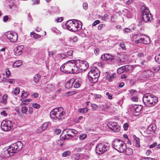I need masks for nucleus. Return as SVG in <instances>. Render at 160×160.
<instances>
[{
    "label": "nucleus",
    "mask_w": 160,
    "mask_h": 160,
    "mask_svg": "<svg viewBox=\"0 0 160 160\" xmlns=\"http://www.w3.org/2000/svg\"><path fill=\"white\" fill-rule=\"evenodd\" d=\"M22 146V143L20 141H18L3 148L2 154L6 157L13 156L15 153L21 149Z\"/></svg>",
    "instance_id": "f257e3e1"
},
{
    "label": "nucleus",
    "mask_w": 160,
    "mask_h": 160,
    "mask_svg": "<svg viewBox=\"0 0 160 160\" xmlns=\"http://www.w3.org/2000/svg\"><path fill=\"white\" fill-rule=\"evenodd\" d=\"M78 65L76 60L69 61L62 65L60 69L61 71L65 73H77Z\"/></svg>",
    "instance_id": "f03ea898"
},
{
    "label": "nucleus",
    "mask_w": 160,
    "mask_h": 160,
    "mask_svg": "<svg viewBox=\"0 0 160 160\" xmlns=\"http://www.w3.org/2000/svg\"><path fill=\"white\" fill-rule=\"evenodd\" d=\"M142 101L147 107H151L155 106L158 101V98L151 93L145 94L142 98Z\"/></svg>",
    "instance_id": "7ed1b4c3"
},
{
    "label": "nucleus",
    "mask_w": 160,
    "mask_h": 160,
    "mask_svg": "<svg viewBox=\"0 0 160 160\" xmlns=\"http://www.w3.org/2000/svg\"><path fill=\"white\" fill-rule=\"evenodd\" d=\"M66 28L68 30L73 32H76L80 30L82 27L81 22L78 20H69L66 23Z\"/></svg>",
    "instance_id": "20e7f679"
},
{
    "label": "nucleus",
    "mask_w": 160,
    "mask_h": 160,
    "mask_svg": "<svg viewBox=\"0 0 160 160\" xmlns=\"http://www.w3.org/2000/svg\"><path fill=\"white\" fill-rule=\"evenodd\" d=\"M50 116L54 119H58V121H62L65 118V112H63V109L61 107L53 109L50 113Z\"/></svg>",
    "instance_id": "39448f33"
},
{
    "label": "nucleus",
    "mask_w": 160,
    "mask_h": 160,
    "mask_svg": "<svg viewBox=\"0 0 160 160\" xmlns=\"http://www.w3.org/2000/svg\"><path fill=\"white\" fill-rule=\"evenodd\" d=\"M100 76V71L97 68H92L88 74V78L92 83H96L98 80Z\"/></svg>",
    "instance_id": "423d86ee"
},
{
    "label": "nucleus",
    "mask_w": 160,
    "mask_h": 160,
    "mask_svg": "<svg viewBox=\"0 0 160 160\" xmlns=\"http://www.w3.org/2000/svg\"><path fill=\"white\" fill-rule=\"evenodd\" d=\"M112 146L113 148L120 152H124L126 148L125 143L119 139H116L112 142Z\"/></svg>",
    "instance_id": "0eeeda50"
},
{
    "label": "nucleus",
    "mask_w": 160,
    "mask_h": 160,
    "mask_svg": "<svg viewBox=\"0 0 160 160\" xmlns=\"http://www.w3.org/2000/svg\"><path fill=\"white\" fill-rule=\"evenodd\" d=\"M76 63L78 65L77 73L85 70L89 67L88 63L85 61L78 60H76Z\"/></svg>",
    "instance_id": "6e6552de"
},
{
    "label": "nucleus",
    "mask_w": 160,
    "mask_h": 160,
    "mask_svg": "<svg viewBox=\"0 0 160 160\" xmlns=\"http://www.w3.org/2000/svg\"><path fill=\"white\" fill-rule=\"evenodd\" d=\"M108 148L103 143H98L96 147V152L98 154H101L106 152Z\"/></svg>",
    "instance_id": "1a4fd4ad"
},
{
    "label": "nucleus",
    "mask_w": 160,
    "mask_h": 160,
    "mask_svg": "<svg viewBox=\"0 0 160 160\" xmlns=\"http://www.w3.org/2000/svg\"><path fill=\"white\" fill-rule=\"evenodd\" d=\"M12 126L11 122L8 120L3 121L1 125L2 129L5 131L10 130Z\"/></svg>",
    "instance_id": "9d476101"
},
{
    "label": "nucleus",
    "mask_w": 160,
    "mask_h": 160,
    "mask_svg": "<svg viewBox=\"0 0 160 160\" xmlns=\"http://www.w3.org/2000/svg\"><path fill=\"white\" fill-rule=\"evenodd\" d=\"M107 125L108 128L115 132H118L120 130V127L116 122H110Z\"/></svg>",
    "instance_id": "9b49d317"
},
{
    "label": "nucleus",
    "mask_w": 160,
    "mask_h": 160,
    "mask_svg": "<svg viewBox=\"0 0 160 160\" xmlns=\"http://www.w3.org/2000/svg\"><path fill=\"white\" fill-rule=\"evenodd\" d=\"M142 36H140L139 38L140 39L138 42L137 44L139 43H143L146 44H149L150 43L151 41L150 38L147 35L142 34Z\"/></svg>",
    "instance_id": "f8f14e48"
},
{
    "label": "nucleus",
    "mask_w": 160,
    "mask_h": 160,
    "mask_svg": "<svg viewBox=\"0 0 160 160\" xmlns=\"http://www.w3.org/2000/svg\"><path fill=\"white\" fill-rule=\"evenodd\" d=\"M7 36V38L12 42H15L18 40L17 34L13 32H8Z\"/></svg>",
    "instance_id": "ddd939ff"
},
{
    "label": "nucleus",
    "mask_w": 160,
    "mask_h": 160,
    "mask_svg": "<svg viewBox=\"0 0 160 160\" xmlns=\"http://www.w3.org/2000/svg\"><path fill=\"white\" fill-rule=\"evenodd\" d=\"M142 108V106L141 105H134L131 108V109L134 112L135 116H138Z\"/></svg>",
    "instance_id": "4468645a"
},
{
    "label": "nucleus",
    "mask_w": 160,
    "mask_h": 160,
    "mask_svg": "<svg viewBox=\"0 0 160 160\" xmlns=\"http://www.w3.org/2000/svg\"><path fill=\"white\" fill-rule=\"evenodd\" d=\"M156 129V124L154 123H152L148 127L146 131V133L149 134L152 133V132H155Z\"/></svg>",
    "instance_id": "2eb2a0df"
},
{
    "label": "nucleus",
    "mask_w": 160,
    "mask_h": 160,
    "mask_svg": "<svg viewBox=\"0 0 160 160\" xmlns=\"http://www.w3.org/2000/svg\"><path fill=\"white\" fill-rule=\"evenodd\" d=\"M101 58L102 60L106 61H112L114 59V57L109 54L106 53L102 55Z\"/></svg>",
    "instance_id": "dca6fc26"
},
{
    "label": "nucleus",
    "mask_w": 160,
    "mask_h": 160,
    "mask_svg": "<svg viewBox=\"0 0 160 160\" xmlns=\"http://www.w3.org/2000/svg\"><path fill=\"white\" fill-rule=\"evenodd\" d=\"M141 17L142 20L145 22L151 21L152 19L151 13L148 14L147 15L141 16Z\"/></svg>",
    "instance_id": "f3484780"
},
{
    "label": "nucleus",
    "mask_w": 160,
    "mask_h": 160,
    "mask_svg": "<svg viewBox=\"0 0 160 160\" xmlns=\"http://www.w3.org/2000/svg\"><path fill=\"white\" fill-rule=\"evenodd\" d=\"M143 71L137 73L136 77L138 79L141 81L145 80L147 79Z\"/></svg>",
    "instance_id": "a211bd4d"
},
{
    "label": "nucleus",
    "mask_w": 160,
    "mask_h": 160,
    "mask_svg": "<svg viewBox=\"0 0 160 160\" xmlns=\"http://www.w3.org/2000/svg\"><path fill=\"white\" fill-rule=\"evenodd\" d=\"M142 36L143 35H142V34L140 33L133 35L132 37V40L133 41V42L136 44H137V42L140 39L139 38H140V36Z\"/></svg>",
    "instance_id": "6ab92c4d"
},
{
    "label": "nucleus",
    "mask_w": 160,
    "mask_h": 160,
    "mask_svg": "<svg viewBox=\"0 0 160 160\" xmlns=\"http://www.w3.org/2000/svg\"><path fill=\"white\" fill-rule=\"evenodd\" d=\"M146 79L152 77L154 76L153 72L150 70L143 71Z\"/></svg>",
    "instance_id": "aec40b11"
},
{
    "label": "nucleus",
    "mask_w": 160,
    "mask_h": 160,
    "mask_svg": "<svg viewBox=\"0 0 160 160\" xmlns=\"http://www.w3.org/2000/svg\"><path fill=\"white\" fill-rule=\"evenodd\" d=\"M141 9V16L147 15L148 14L151 13L147 8L144 6H142Z\"/></svg>",
    "instance_id": "412c9836"
},
{
    "label": "nucleus",
    "mask_w": 160,
    "mask_h": 160,
    "mask_svg": "<svg viewBox=\"0 0 160 160\" xmlns=\"http://www.w3.org/2000/svg\"><path fill=\"white\" fill-rule=\"evenodd\" d=\"M141 9V16L147 15L148 14L151 13L147 8L144 6H142Z\"/></svg>",
    "instance_id": "4be33fe9"
},
{
    "label": "nucleus",
    "mask_w": 160,
    "mask_h": 160,
    "mask_svg": "<svg viewBox=\"0 0 160 160\" xmlns=\"http://www.w3.org/2000/svg\"><path fill=\"white\" fill-rule=\"evenodd\" d=\"M75 79L74 78L70 79L65 84V87L68 89L72 88L73 83L74 82Z\"/></svg>",
    "instance_id": "5701e85b"
},
{
    "label": "nucleus",
    "mask_w": 160,
    "mask_h": 160,
    "mask_svg": "<svg viewBox=\"0 0 160 160\" xmlns=\"http://www.w3.org/2000/svg\"><path fill=\"white\" fill-rule=\"evenodd\" d=\"M48 125V123L47 122L44 123L41 126L38 128V130L37 131V132L38 133L39 132H41L46 129Z\"/></svg>",
    "instance_id": "b1692460"
},
{
    "label": "nucleus",
    "mask_w": 160,
    "mask_h": 160,
    "mask_svg": "<svg viewBox=\"0 0 160 160\" xmlns=\"http://www.w3.org/2000/svg\"><path fill=\"white\" fill-rule=\"evenodd\" d=\"M123 11L124 12L126 13V15H127L128 18L132 17L133 14V12L132 10L125 9Z\"/></svg>",
    "instance_id": "393cba45"
},
{
    "label": "nucleus",
    "mask_w": 160,
    "mask_h": 160,
    "mask_svg": "<svg viewBox=\"0 0 160 160\" xmlns=\"http://www.w3.org/2000/svg\"><path fill=\"white\" fill-rule=\"evenodd\" d=\"M124 152H126V154L127 155H131L133 152V150L132 149L130 148H127L126 145V148L124 149Z\"/></svg>",
    "instance_id": "a878e982"
},
{
    "label": "nucleus",
    "mask_w": 160,
    "mask_h": 160,
    "mask_svg": "<svg viewBox=\"0 0 160 160\" xmlns=\"http://www.w3.org/2000/svg\"><path fill=\"white\" fill-rule=\"evenodd\" d=\"M125 71L128 73L131 72L133 69V68L132 65H128L124 66Z\"/></svg>",
    "instance_id": "bb28decb"
},
{
    "label": "nucleus",
    "mask_w": 160,
    "mask_h": 160,
    "mask_svg": "<svg viewBox=\"0 0 160 160\" xmlns=\"http://www.w3.org/2000/svg\"><path fill=\"white\" fill-rule=\"evenodd\" d=\"M22 64V62L20 60H18L15 62L13 64L14 68H17L20 67Z\"/></svg>",
    "instance_id": "cd10ccee"
},
{
    "label": "nucleus",
    "mask_w": 160,
    "mask_h": 160,
    "mask_svg": "<svg viewBox=\"0 0 160 160\" xmlns=\"http://www.w3.org/2000/svg\"><path fill=\"white\" fill-rule=\"evenodd\" d=\"M116 76V74L115 73H113L111 75L108 74L106 76V78L109 81H112Z\"/></svg>",
    "instance_id": "c85d7f7f"
},
{
    "label": "nucleus",
    "mask_w": 160,
    "mask_h": 160,
    "mask_svg": "<svg viewBox=\"0 0 160 160\" xmlns=\"http://www.w3.org/2000/svg\"><path fill=\"white\" fill-rule=\"evenodd\" d=\"M84 120V119L83 118V117L82 116H80L78 118H75V121L77 123H82L83 122Z\"/></svg>",
    "instance_id": "c756f323"
},
{
    "label": "nucleus",
    "mask_w": 160,
    "mask_h": 160,
    "mask_svg": "<svg viewBox=\"0 0 160 160\" xmlns=\"http://www.w3.org/2000/svg\"><path fill=\"white\" fill-rule=\"evenodd\" d=\"M88 110V108H79L78 110V111L81 113L84 114L86 113Z\"/></svg>",
    "instance_id": "7c9ffc66"
},
{
    "label": "nucleus",
    "mask_w": 160,
    "mask_h": 160,
    "mask_svg": "<svg viewBox=\"0 0 160 160\" xmlns=\"http://www.w3.org/2000/svg\"><path fill=\"white\" fill-rule=\"evenodd\" d=\"M41 78V76L38 74H36L34 77V82L37 83L40 80Z\"/></svg>",
    "instance_id": "2f4dec72"
},
{
    "label": "nucleus",
    "mask_w": 160,
    "mask_h": 160,
    "mask_svg": "<svg viewBox=\"0 0 160 160\" xmlns=\"http://www.w3.org/2000/svg\"><path fill=\"white\" fill-rule=\"evenodd\" d=\"M77 132L76 130L72 129H70V131H69V133L71 134L72 135H73V136L77 134Z\"/></svg>",
    "instance_id": "473e14b6"
},
{
    "label": "nucleus",
    "mask_w": 160,
    "mask_h": 160,
    "mask_svg": "<svg viewBox=\"0 0 160 160\" xmlns=\"http://www.w3.org/2000/svg\"><path fill=\"white\" fill-rule=\"evenodd\" d=\"M30 35L31 37H33L35 38H39L41 37L40 35H37L35 33L33 32H31Z\"/></svg>",
    "instance_id": "72a5a7b5"
},
{
    "label": "nucleus",
    "mask_w": 160,
    "mask_h": 160,
    "mask_svg": "<svg viewBox=\"0 0 160 160\" xmlns=\"http://www.w3.org/2000/svg\"><path fill=\"white\" fill-rule=\"evenodd\" d=\"M124 71H125V70L124 66L119 68L117 70V72L118 73H121Z\"/></svg>",
    "instance_id": "f704fd0d"
},
{
    "label": "nucleus",
    "mask_w": 160,
    "mask_h": 160,
    "mask_svg": "<svg viewBox=\"0 0 160 160\" xmlns=\"http://www.w3.org/2000/svg\"><path fill=\"white\" fill-rule=\"evenodd\" d=\"M4 75L3 73H1L0 74V82H5V80H6L5 78L4 77Z\"/></svg>",
    "instance_id": "c9c22d12"
},
{
    "label": "nucleus",
    "mask_w": 160,
    "mask_h": 160,
    "mask_svg": "<svg viewBox=\"0 0 160 160\" xmlns=\"http://www.w3.org/2000/svg\"><path fill=\"white\" fill-rule=\"evenodd\" d=\"M71 154V152L69 151H67L64 152L62 154V156L63 157H66L69 156Z\"/></svg>",
    "instance_id": "e433bc0d"
},
{
    "label": "nucleus",
    "mask_w": 160,
    "mask_h": 160,
    "mask_svg": "<svg viewBox=\"0 0 160 160\" xmlns=\"http://www.w3.org/2000/svg\"><path fill=\"white\" fill-rule=\"evenodd\" d=\"M8 98V95L6 94L4 95L2 97L3 103L5 104L7 103V100Z\"/></svg>",
    "instance_id": "4c0bfd02"
},
{
    "label": "nucleus",
    "mask_w": 160,
    "mask_h": 160,
    "mask_svg": "<svg viewBox=\"0 0 160 160\" xmlns=\"http://www.w3.org/2000/svg\"><path fill=\"white\" fill-rule=\"evenodd\" d=\"M152 69L155 72H158L160 69V66L158 65H155L152 67Z\"/></svg>",
    "instance_id": "58836bf2"
},
{
    "label": "nucleus",
    "mask_w": 160,
    "mask_h": 160,
    "mask_svg": "<svg viewBox=\"0 0 160 160\" xmlns=\"http://www.w3.org/2000/svg\"><path fill=\"white\" fill-rule=\"evenodd\" d=\"M116 61L118 65L119 66L123 65L124 63V61L122 60L119 58L116 59Z\"/></svg>",
    "instance_id": "ea45409f"
},
{
    "label": "nucleus",
    "mask_w": 160,
    "mask_h": 160,
    "mask_svg": "<svg viewBox=\"0 0 160 160\" xmlns=\"http://www.w3.org/2000/svg\"><path fill=\"white\" fill-rule=\"evenodd\" d=\"M108 14H105L101 18V19L104 21H106L108 18Z\"/></svg>",
    "instance_id": "a19ab883"
},
{
    "label": "nucleus",
    "mask_w": 160,
    "mask_h": 160,
    "mask_svg": "<svg viewBox=\"0 0 160 160\" xmlns=\"http://www.w3.org/2000/svg\"><path fill=\"white\" fill-rule=\"evenodd\" d=\"M135 145L137 147H140V145L139 143V139L138 138H135Z\"/></svg>",
    "instance_id": "79ce46f5"
},
{
    "label": "nucleus",
    "mask_w": 160,
    "mask_h": 160,
    "mask_svg": "<svg viewBox=\"0 0 160 160\" xmlns=\"http://www.w3.org/2000/svg\"><path fill=\"white\" fill-rule=\"evenodd\" d=\"M28 108L26 107H22L21 109L22 112L23 113H26L28 111Z\"/></svg>",
    "instance_id": "37998d69"
},
{
    "label": "nucleus",
    "mask_w": 160,
    "mask_h": 160,
    "mask_svg": "<svg viewBox=\"0 0 160 160\" xmlns=\"http://www.w3.org/2000/svg\"><path fill=\"white\" fill-rule=\"evenodd\" d=\"M28 93L26 91H23L22 92V95L21 97H24L25 98L27 97L28 95Z\"/></svg>",
    "instance_id": "c03bdc74"
},
{
    "label": "nucleus",
    "mask_w": 160,
    "mask_h": 160,
    "mask_svg": "<svg viewBox=\"0 0 160 160\" xmlns=\"http://www.w3.org/2000/svg\"><path fill=\"white\" fill-rule=\"evenodd\" d=\"M120 47L123 50L126 49V48L124 43L123 42H122L119 44Z\"/></svg>",
    "instance_id": "a18cd8bd"
},
{
    "label": "nucleus",
    "mask_w": 160,
    "mask_h": 160,
    "mask_svg": "<svg viewBox=\"0 0 160 160\" xmlns=\"http://www.w3.org/2000/svg\"><path fill=\"white\" fill-rule=\"evenodd\" d=\"M20 92L19 89L18 88H16L14 90V93L15 95L18 94Z\"/></svg>",
    "instance_id": "49530a36"
},
{
    "label": "nucleus",
    "mask_w": 160,
    "mask_h": 160,
    "mask_svg": "<svg viewBox=\"0 0 160 160\" xmlns=\"http://www.w3.org/2000/svg\"><path fill=\"white\" fill-rule=\"evenodd\" d=\"M87 137V135L86 134H83L79 136V139L81 140L84 139Z\"/></svg>",
    "instance_id": "de8ad7c7"
},
{
    "label": "nucleus",
    "mask_w": 160,
    "mask_h": 160,
    "mask_svg": "<svg viewBox=\"0 0 160 160\" xmlns=\"http://www.w3.org/2000/svg\"><path fill=\"white\" fill-rule=\"evenodd\" d=\"M80 83L78 82H76L74 84V88H78L80 87Z\"/></svg>",
    "instance_id": "09e8293b"
},
{
    "label": "nucleus",
    "mask_w": 160,
    "mask_h": 160,
    "mask_svg": "<svg viewBox=\"0 0 160 160\" xmlns=\"http://www.w3.org/2000/svg\"><path fill=\"white\" fill-rule=\"evenodd\" d=\"M128 125L127 123H125L123 125V127L125 131H127L128 129Z\"/></svg>",
    "instance_id": "8fccbe9b"
},
{
    "label": "nucleus",
    "mask_w": 160,
    "mask_h": 160,
    "mask_svg": "<svg viewBox=\"0 0 160 160\" xmlns=\"http://www.w3.org/2000/svg\"><path fill=\"white\" fill-rule=\"evenodd\" d=\"M105 26V25L104 24H102L99 25L98 26V30H102V28H103V27H104Z\"/></svg>",
    "instance_id": "3c124183"
},
{
    "label": "nucleus",
    "mask_w": 160,
    "mask_h": 160,
    "mask_svg": "<svg viewBox=\"0 0 160 160\" xmlns=\"http://www.w3.org/2000/svg\"><path fill=\"white\" fill-rule=\"evenodd\" d=\"M6 74L7 77L11 75V72L8 68H7L6 70Z\"/></svg>",
    "instance_id": "603ef678"
},
{
    "label": "nucleus",
    "mask_w": 160,
    "mask_h": 160,
    "mask_svg": "<svg viewBox=\"0 0 160 160\" xmlns=\"http://www.w3.org/2000/svg\"><path fill=\"white\" fill-rule=\"evenodd\" d=\"M32 106L35 108L38 109L40 108V106L37 103H34L32 104Z\"/></svg>",
    "instance_id": "864d4df0"
},
{
    "label": "nucleus",
    "mask_w": 160,
    "mask_h": 160,
    "mask_svg": "<svg viewBox=\"0 0 160 160\" xmlns=\"http://www.w3.org/2000/svg\"><path fill=\"white\" fill-rule=\"evenodd\" d=\"M100 23V21L99 20H96L92 23V26H95L97 24H99Z\"/></svg>",
    "instance_id": "5fc2aeb1"
},
{
    "label": "nucleus",
    "mask_w": 160,
    "mask_h": 160,
    "mask_svg": "<svg viewBox=\"0 0 160 160\" xmlns=\"http://www.w3.org/2000/svg\"><path fill=\"white\" fill-rule=\"evenodd\" d=\"M91 106L92 108L94 110H96L98 108V106L96 104H92Z\"/></svg>",
    "instance_id": "6e6d98bb"
},
{
    "label": "nucleus",
    "mask_w": 160,
    "mask_h": 160,
    "mask_svg": "<svg viewBox=\"0 0 160 160\" xmlns=\"http://www.w3.org/2000/svg\"><path fill=\"white\" fill-rule=\"evenodd\" d=\"M82 7L84 9L86 10L88 8V7L87 3L86 2L82 4Z\"/></svg>",
    "instance_id": "4d7b16f0"
},
{
    "label": "nucleus",
    "mask_w": 160,
    "mask_h": 160,
    "mask_svg": "<svg viewBox=\"0 0 160 160\" xmlns=\"http://www.w3.org/2000/svg\"><path fill=\"white\" fill-rule=\"evenodd\" d=\"M157 143L156 142H154L153 144H152L150 145L149 148H153L157 146Z\"/></svg>",
    "instance_id": "13d9d810"
},
{
    "label": "nucleus",
    "mask_w": 160,
    "mask_h": 160,
    "mask_svg": "<svg viewBox=\"0 0 160 160\" xmlns=\"http://www.w3.org/2000/svg\"><path fill=\"white\" fill-rule=\"evenodd\" d=\"M99 49L98 48H96L94 50V53L96 55H97L99 54Z\"/></svg>",
    "instance_id": "bf43d9fd"
},
{
    "label": "nucleus",
    "mask_w": 160,
    "mask_h": 160,
    "mask_svg": "<svg viewBox=\"0 0 160 160\" xmlns=\"http://www.w3.org/2000/svg\"><path fill=\"white\" fill-rule=\"evenodd\" d=\"M61 131V130L59 129H56L55 130V133L57 135L59 134Z\"/></svg>",
    "instance_id": "052dcab7"
},
{
    "label": "nucleus",
    "mask_w": 160,
    "mask_h": 160,
    "mask_svg": "<svg viewBox=\"0 0 160 160\" xmlns=\"http://www.w3.org/2000/svg\"><path fill=\"white\" fill-rule=\"evenodd\" d=\"M38 96V94L37 93H34L32 94L31 96L32 98H36Z\"/></svg>",
    "instance_id": "680f3d73"
},
{
    "label": "nucleus",
    "mask_w": 160,
    "mask_h": 160,
    "mask_svg": "<svg viewBox=\"0 0 160 160\" xmlns=\"http://www.w3.org/2000/svg\"><path fill=\"white\" fill-rule=\"evenodd\" d=\"M94 96L95 97V99H98V98L100 99L102 97L101 95H99V94H95L94 95Z\"/></svg>",
    "instance_id": "e2e57ef3"
},
{
    "label": "nucleus",
    "mask_w": 160,
    "mask_h": 160,
    "mask_svg": "<svg viewBox=\"0 0 160 160\" xmlns=\"http://www.w3.org/2000/svg\"><path fill=\"white\" fill-rule=\"evenodd\" d=\"M8 82L11 84L14 83L15 82V81L13 79H10L8 80Z\"/></svg>",
    "instance_id": "0e129e2a"
},
{
    "label": "nucleus",
    "mask_w": 160,
    "mask_h": 160,
    "mask_svg": "<svg viewBox=\"0 0 160 160\" xmlns=\"http://www.w3.org/2000/svg\"><path fill=\"white\" fill-rule=\"evenodd\" d=\"M73 51L72 50H70L69 51H68L67 52V54L69 56H71L73 54Z\"/></svg>",
    "instance_id": "69168bd1"
},
{
    "label": "nucleus",
    "mask_w": 160,
    "mask_h": 160,
    "mask_svg": "<svg viewBox=\"0 0 160 160\" xmlns=\"http://www.w3.org/2000/svg\"><path fill=\"white\" fill-rule=\"evenodd\" d=\"M8 19V17L7 16H5L3 17V21L4 22H7Z\"/></svg>",
    "instance_id": "338daca9"
},
{
    "label": "nucleus",
    "mask_w": 160,
    "mask_h": 160,
    "mask_svg": "<svg viewBox=\"0 0 160 160\" xmlns=\"http://www.w3.org/2000/svg\"><path fill=\"white\" fill-rule=\"evenodd\" d=\"M155 59L157 62L160 63V60L159 59V55L158 56H156L155 57Z\"/></svg>",
    "instance_id": "774afa93"
}]
</instances>
